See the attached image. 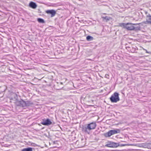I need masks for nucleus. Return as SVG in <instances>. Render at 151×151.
I'll return each mask as SVG.
<instances>
[{
    "instance_id": "nucleus-9",
    "label": "nucleus",
    "mask_w": 151,
    "mask_h": 151,
    "mask_svg": "<svg viewBox=\"0 0 151 151\" xmlns=\"http://www.w3.org/2000/svg\"><path fill=\"white\" fill-rule=\"evenodd\" d=\"M112 133V135L117 133H120V130L119 129H116L115 130H111Z\"/></svg>"
},
{
    "instance_id": "nucleus-7",
    "label": "nucleus",
    "mask_w": 151,
    "mask_h": 151,
    "mask_svg": "<svg viewBox=\"0 0 151 151\" xmlns=\"http://www.w3.org/2000/svg\"><path fill=\"white\" fill-rule=\"evenodd\" d=\"M146 19L147 23L151 24V16L150 14H148L147 15Z\"/></svg>"
},
{
    "instance_id": "nucleus-5",
    "label": "nucleus",
    "mask_w": 151,
    "mask_h": 151,
    "mask_svg": "<svg viewBox=\"0 0 151 151\" xmlns=\"http://www.w3.org/2000/svg\"><path fill=\"white\" fill-rule=\"evenodd\" d=\"M52 123V122L48 119H47L46 120H43V122L41 123L42 124L46 126L50 125Z\"/></svg>"
},
{
    "instance_id": "nucleus-3",
    "label": "nucleus",
    "mask_w": 151,
    "mask_h": 151,
    "mask_svg": "<svg viewBox=\"0 0 151 151\" xmlns=\"http://www.w3.org/2000/svg\"><path fill=\"white\" fill-rule=\"evenodd\" d=\"M119 94L115 92L112 95L110 98V100L112 102L116 103L119 100Z\"/></svg>"
},
{
    "instance_id": "nucleus-14",
    "label": "nucleus",
    "mask_w": 151,
    "mask_h": 151,
    "mask_svg": "<svg viewBox=\"0 0 151 151\" xmlns=\"http://www.w3.org/2000/svg\"><path fill=\"white\" fill-rule=\"evenodd\" d=\"M93 38L90 36H88L86 37V40L87 41H90L93 40Z\"/></svg>"
},
{
    "instance_id": "nucleus-10",
    "label": "nucleus",
    "mask_w": 151,
    "mask_h": 151,
    "mask_svg": "<svg viewBox=\"0 0 151 151\" xmlns=\"http://www.w3.org/2000/svg\"><path fill=\"white\" fill-rule=\"evenodd\" d=\"M102 18L103 19V20H105L106 22L112 19L111 17L108 16L102 17Z\"/></svg>"
},
{
    "instance_id": "nucleus-16",
    "label": "nucleus",
    "mask_w": 151,
    "mask_h": 151,
    "mask_svg": "<svg viewBox=\"0 0 151 151\" xmlns=\"http://www.w3.org/2000/svg\"><path fill=\"white\" fill-rule=\"evenodd\" d=\"M128 145L127 144H119V146H120L121 147L124 146H127Z\"/></svg>"
},
{
    "instance_id": "nucleus-15",
    "label": "nucleus",
    "mask_w": 151,
    "mask_h": 151,
    "mask_svg": "<svg viewBox=\"0 0 151 151\" xmlns=\"http://www.w3.org/2000/svg\"><path fill=\"white\" fill-rule=\"evenodd\" d=\"M37 21L40 23H45V22L44 19H42L39 18L37 19Z\"/></svg>"
},
{
    "instance_id": "nucleus-2",
    "label": "nucleus",
    "mask_w": 151,
    "mask_h": 151,
    "mask_svg": "<svg viewBox=\"0 0 151 151\" xmlns=\"http://www.w3.org/2000/svg\"><path fill=\"white\" fill-rule=\"evenodd\" d=\"M120 26L129 30H134L135 28L133 24L129 23H128L127 24L121 23L120 24Z\"/></svg>"
},
{
    "instance_id": "nucleus-20",
    "label": "nucleus",
    "mask_w": 151,
    "mask_h": 151,
    "mask_svg": "<svg viewBox=\"0 0 151 151\" xmlns=\"http://www.w3.org/2000/svg\"><path fill=\"white\" fill-rule=\"evenodd\" d=\"M26 104V105L27 106H29V105H27V104Z\"/></svg>"
},
{
    "instance_id": "nucleus-12",
    "label": "nucleus",
    "mask_w": 151,
    "mask_h": 151,
    "mask_svg": "<svg viewBox=\"0 0 151 151\" xmlns=\"http://www.w3.org/2000/svg\"><path fill=\"white\" fill-rule=\"evenodd\" d=\"M12 96L13 97H12L11 98V99H14V100H16L18 98V96L17 94L15 93H13L12 94Z\"/></svg>"
},
{
    "instance_id": "nucleus-17",
    "label": "nucleus",
    "mask_w": 151,
    "mask_h": 151,
    "mask_svg": "<svg viewBox=\"0 0 151 151\" xmlns=\"http://www.w3.org/2000/svg\"><path fill=\"white\" fill-rule=\"evenodd\" d=\"M143 49L144 50H145V51H146V53H149V52H148L147 51V50L146 49H144V48H143Z\"/></svg>"
},
{
    "instance_id": "nucleus-6",
    "label": "nucleus",
    "mask_w": 151,
    "mask_h": 151,
    "mask_svg": "<svg viewBox=\"0 0 151 151\" xmlns=\"http://www.w3.org/2000/svg\"><path fill=\"white\" fill-rule=\"evenodd\" d=\"M46 12L48 14H51V17H52L55 16L56 14V11L54 10H47L46 11Z\"/></svg>"
},
{
    "instance_id": "nucleus-8",
    "label": "nucleus",
    "mask_w": 151,
    "mask_h": 151,
    "mask_svg": "<svg viewBox=\"0 0 151 151\" xmlns=\"http://www.w3.org/2000/svg\"><path fill=\"white\" fill-rule=\"evenodd\" d=\"M29 5L30 7L33 9H35L37 7V5L36 3L33 2H30Z\"/></svg>"
},
{
    "instance_id": "nucleus-4",
    "label": "nucleus",
    "mask_w": 151,
    "mask_h": 151,
    "mask_svg": "<svg viewBox=\"0 0 151 151\" xmlns=\"http://www.w3.org/2000/svg\"><path fill=\"white\" fill-rule=\"evenodd\" d=\"M119 143H115L114 142H110L109 143L106 144V146L110 147H116L119 146Z\"/></svg>"
},
{
    "instance_id": "nucleus-1",
    "label": "nucleus",
    "mask_w": 151,
    "mask_h": 151,
    "mask_svg": "<svg viewBox=\"0 0 151 151\" xmlns=\"http://www.w3.org/2000/svg\"><path fill=\"white\" fill-rule=\"evenodd\" d=\"M96 126V124L95 123L92 122L88 124L87 127L83 128V130L85 132L89 133L91 130L95 128Z\"/></svg>"
},
{
    "instance_id": "nucleus-18",
    "label": "nucleus",
    "mask_w": 151,
    "mask_h": 151,
    "mask_svg": "<svg viewBox=\"0 0 151 151\" xmlns=\"http://www.w3.org/2000/svg\"><path fill=\"white\" fill-rule=\"evenodd\" d=\"M36 144H33V145H32L33 146H36Z\"/></svg>"
},
{
    "instance_id": "nucleus-13",
    "label": "nucleus",
    "mask_w": 151,
    "mask_h": 151,
    "mask_svg": "<svg viewBox=\"0 0 151 151\" xmlns=\"http://www.w3.org/2000/svg\"><path fill=\"white\" fill-rule=\"evenodd\" d=\"M33 148L31 147H28L22 149V151H32Z\"/></svg>"
},
{
    "instance_id": "nucleus-19",
    "label": "nucleus",
    "mask_w": 151,
    "mask_h": 151,
    "mask_svg": "<svg viewBox=\"0 0 151 151\" xmlns=\"http://www.w3.org/2000/svg\"><path fill=\"white\" fill-rule=\"evenodd\" d=\"M145 13H146V14H147V12H145Z\"/></svg>"
},
{
    "instance_id": "nucleus-11",
    "label": "nucleus",
    "mask_w": 151,
    "mask_h": 151,
    "mask_svg": "<svg viewBox=\"0 0 151 151\" xmlns=\"http://www.w3.org/2000/svg\"><path fill=\"white\" fill-rule=\"evenodd\" d=\"M112 135V134L111 130L104 134V136L106 137H109Z\"/></svg>"
}]
</instances>
